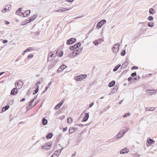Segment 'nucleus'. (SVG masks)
<instances>
[{"label":"nucleus","instance_id":"obj_20","mask_svg":"<svg viewBox=\"0 0 157 157\" xmlns=\"http://www.w3.org/2000/svg\"><path fill=\"white\" fill-rule=\"evenodd\" d=\"M53 136V133H50L47 134L46 135V137L47 139H49L51 138Z\"/></svg>","mask_w":157,"mask_h":157},{"label":"nucleus","instance_id":"obj_56","mask_svg":"<svg viewBox=\"0 0 157 157\" xmlns=\"http://www.w3.org/2000/svg\"><path fill=\"white\" fill-rule=\"evenodd\" d=\"M115 93V91H112V90L109 93V95H112L113 94Z\"/></svg>","mask_w":157,"mask_h":157},{"label":"nucleus","instance_id":"obj_32","mask_svg":"<svg viewBox=\"0 0 157 157\" xmlns=\"http://www.w3.org/2000/svg\"><path fill=\"white\" fill-rule=\"evenodd\" d=\"M30 12L31 11L30 10H28L26 11L24 13H25V15L26 16V17L27 16H28L29 14L30 13Z\"/></svg>","mask_w":157,"mask_h":157},{"label":"nucleus","instance_id":"obj_27","mask_svg":"<svg viewBox=\"0 0 157 157\" xmlns=\"http://www.w3.org/2000/svg\"><path fill=\"white\" fill-rule=\"evenodd\" d=\"M149 13L151 14H154L155 13V11L153 8H151L149 10Z\"/></svg>","mask_w":157,"mask_h":157},{"label":"nucleus","instance_id":"obj_58","mask_svg":"<svg viewBox=\"0 0 157 157\" xmlns=\"http://www.w3.org/2000/svg\"><path fill=\"white\" fill-rule=\"evenodd\" d=\"M94 104V102H92L89 105V106L90 108H91Z\"/></svg>","mask_w":157,"mask_h":157},{"label":"nucleus","instance_id":"obj_22","mask_svg":"<svg viewBox=\"0 0 157 157\" xmlns=\"http://www.w3.org/2000/svg\"><path fill=\"white\" fill-rule=\"evenodd\" d=\"M86 76L87 75L86 74L81 75L78 76H76V77H77V78H85Z\"/></svg>","mask_w":157,"mask_h":157},{"label":"nucleus","instance_id":"obj_48","mask_svg":"<svg viewBox=\"0 0 157 157\" xmlns=\"http://www.w3.org/2000/svg\"><path fill=\"white\" fill-rule=\"evenodd\" d=\"M136 75V72H135L132 73L131 74V75L132 77H134Z\"/></svg>","mask_w":157,"mask_h":157},{"label":"nucleus","instance_id":"obj_33","mask_svg":"<svg viewBox=\"0 0 157 157\" xmlns=\"http://www.w3.org/2000/svg\"><path fill=\"white\" fill-rule=\"evenodd\" d=\"M82 49L79 48L77 49L76 51L75 52L76 55L79 54L82 51Z\"/></svg>","mask_w":157,"mask_h":157},{"label":"nucleus","instance_id":"obj_8","mask_svg":"<svg viewBox=\"0 0 157 157\" xmlns=\"http://www.w3.org/2000/svg\"><path fill=\"white\" fill-rule=\"evenodd\" d=\"M64 101V100H62L55 106L54 109H58L63 105Z\"/></svg>","mask_w":157,"mask_h":157},{"label":"nucleus","instance_id":"obj_50","mask_svg":"<svg viewBox=\"0 0 157 157\" xmlns=\"http://www.w3.org/2000/svg\"><path fill=\"white\" fill-rule=\"evenodd\" d=\"M7 10H9V9H7L6 8H4L2 10V12L3 13H4V12H6L7 11Z\"/></svg>","mask_w":157,"mask_h":157},{"label":"nucleus","instance_id":"obj_17","mask_svg":"<svg viewBox=\"0 0 157 157\" xmlns=\"http://www.w3.org/2000/svg\"><path fill=\"white\" fill-rule=\"evenodd\" d=\"M10 107L8 105H6L5 106L2 107V112H5Z\"/></svg>","mask_w":157,"mask_h":157},{"label":"nucleus","instance_id":"obj_2","mask_svg":"<svg viewBox=\"0 0 157 157\" xmlns=\"http://www.w3.org/2000/svg\"><path fill=\"white\" fill-rule=\"evenodd\" d=\"M120 44L117 43L115 44L112 48V50L115 54H116L119 50Z\"/></svg>","mask_w":157,"mask_h":157},{"label":"nucleus","instance_id":"obj_54","mask_svg":"<svg viewBox=\"0 0 157 157\" xmlns=\"http://www.w3.org/2000/svg\"><path fill=\"white\" fill-rule=\"evenodd\" d=\"M25 22H24V21L22 22V23H21V25H26V24L29 23L28 21V22H26L25 23Z\"/></svg>","mask_w":157,"mask_h":157},{"label":"nucleus","instance_id":"obj_40","mask_svg":"<svg viewBox=\"0 0 157 157\" xmlns=\"http://www.w3.org/2000/svg\"><path fill=\"white\" fill-rule=\"evenodd\" d=\"M148 26L150 27H152L154 26L153 23L152 22H149L148 24Z\"/></svg>","mask_w":157,"mask_h":157},{"label":"nucleus","instance_id":"obj_61","mask_svg":"<svg viewBox=\"0 0 157 157\" xmlns=\"http://www.w3.org/2000/svg\"><path fill=\"white\" fill-rule=\"evenodd\" d=\"M52 81H50L49 83H48V87H49V86H51V85L52 84Z\"/></svg>","mask_w":157,"mask_h":157},{"label":"nucleus","instance_id":"obj_46","mask_svg":"<svg viewBox=\"0 0 157 157\" xmlns=\"http://www.w3.org/2000/svg\"><path fill=\"white\" fill-rule=\"evenodd\" d=\"M67 127H66L65 128H62V131L63 132H65L66 131H67Z\"/></svg>","mask_w":157,"mask_h":157},{"label":"nucleus","instance_id":"obj_23","mask_svg":"<svg viewBox=\"0 0 157 157\" xmlns=\"http://www.w3.org/2000/svg\"><path fill=\"white\" fill-rule=\"evenodd\" d=\"M36 15H34L31 18H29V20H27V21H29V23L32 21L36 18Z\"/></svg>","mask_w":157,"mask_h":157},{"label":"nucleus","instance_id":"obj_38","mask_svg":"<svg viewBox=\"0 0 157 157\" xmlns=\"http://www.w3.org/2000/svg\"><path fill=\"white\" fill-rule=\"evenodd\" d=\"M123 150L124 151H125V153H127L128 152L129 150L127 149V148H125L124 149H123Z\"/></svg>","mask_w":157,"mask_h":157},{"label":"nucleus","instance_id":"obj_49","mask_svg":"<svg viewBox=\"0 0 157 157\" xmlns=\"http://www.w3.org/2000/svg\"><path fill=\"white\" fill-rule=\"evenodd\" d=\"M40 101V99H38V100L37 101H36L35 102L34 107Z\"/></svg>","mask_w":157,"mask_h":157},{"label":"nucleus","instance_id":"obj_24","mask_svg":"<svg viewBox=\"0 0 157 157\" xmlns=\"http://www.w3.org/2000/svg\"><path fill=\"white\" fill-rule=\"evenodd\" d=\"M109 106L103 109L102 110H101V111H100V113L101 114H102L103 113L105 112L107 110L109 109Z\"/></svg>","mask_w":157,"mask_h":157},{"label":"nucleus","instance_id":"obj_52","mask_svg":"<svg viewBox=\"0 0 157 157\" xmlns=\"http://www.w3.org/2000/svg\"><path fill=\"white\" fill-rule=\"evenodd\" d=\"M22 10V8H19L16 11V13H18V12L21 11Z\"/></svg>","mask_w":157,"mask_h":157},{"label":"nucleus","instance_id":"obj_5","mask_svg":"<svg viewBox=\"0 0 157 157\" xmlns=\"http://www.w3.org/2000/svg\"><path fill=\"white\" fill-rule=\"evenodd\" d=\"M81 43L78 42L73 46L70 47V49L71 50H73L75 49L78 48L81 46Z\"/></svg>","mask_w":157,"mask_h":157},{"label":"nucleus","instance_id":"obj_57","mask_svg":"<svg viewBox=\"0 0 157 157\" xmlns=\"http://www.w3.org/2000/svg\"><path fill=\"white\" fill-rule=\"evenodd\" d=\"M2 42L4 44H5L8 42V40H3Z\"/></svg>","mask_w":157,"mask_h":157},{"label":"nucleus","instance_id":"obj_13","mask_svg":"<svg viewBox=\"0 0 157 157\" xmlns=\"http://www.w3.org/2000/svg\"><path fill=\"white\" fill-rule=\"evenodd\" d=\"M146 92L148 94H150L151 95L154 94L156 92V91L153 90H146Z\"/></svg>","mask_w":157,"mask_h":157},{"label":"nucleus","instance_id":"obj_43","mask_svg":"<svg viewBox=\"0 0 157 157\" xmlns=\"http://www.w3.org/2000/svg\"><path fill=\"white\" fill-rule=\"evenodd\" d=\"M153 19V18L152 16H149L147 18V20L149 21H152Z\"/></svg>","mask_w":157,"mask_h":157},{"label":"nucleus","instance_id":"obj_7","mask_svg":"<svg viewBox=\"0 0 157 157\" xmlns=\"http://www.w3.org/2000/svg\"><path fill=\"white\" fill-rule=\"evenodd\" d=\"M76 39L73 38H71L68 40L67 41V43L68 44H71L75 43Z\"/></svg>","mask_w":157,"mask_h":157},{"label":"nucleus","instance_id":"obj_15","mask_svg":"<svg viewBox=\"0 0 157 157\" xmlns=\"http://www.w3.org/2000/svg\"><path fill=\"white\" fill-rule=\"evenodd\" d=\"M128 82L130 84L135 83L137 81H138L139 79H127Z\"/></svg>","mask_w":157,"mask_h":157},{"label":"nucleus","instance_id":"obj_39","mask_svg":"<svg viewBox=\"0 0 157 157\" xmlns=\"http://www.w3.org/2000/svg\"><path fill=\"white\" fill-rule=\"evenodd\" d=\"M130 115V113H127L125 114L123 116V117H126L128 116H129Z\"/></svg>","mask_w":157,"mask_h":157},{"label":"nucleus","instance_id":"obj_28","mask_svg":"<svg viewBox=\"0 0 157 157\" xmlns=\"http://www.w3.org/2000/svg\"><path fill=\"white\" fill-rule=\"evenodd\" d=\"M155 108V107H147L145 108V110L146 111H153L154 110Z\"/></svg>","mask_w":157,"mask_h":157},{"label":"nucleus","instance_id":"obj_25","mask_svg":"<svg viewBox=\"0 0 157 157\" xmlns=\"http://www.w3.org/2000/svg\"><path fill=\"white\" fill-rule=\"evenodd\" d=\"M34 101V99H31L29 102V106L30 107V109L34 107V106H32V104Z\"/></svg>","mask_w":157,"mask_h":157},{"label":"nucleus","instance_id":"obj_59","mask_svg":"<svg viewBox=\"0 0 157 157\" xmlns=\"http://www.w3.org/2000/svg\"><path fill=\"white\" fill-rule=\"evenodd\" d=\"M127 130L125 129H124L122 131V132H121V133H124V134L127 132Z\"/></svg>","mask_w":157,"mask_h":157},{"label":"nucleus","instance_id":"obj_19","mask_svg":"<svg viewBox=\"0 0 157 157\" xmlns=\"http://www.w3.org/2000/svg\"><path fill=\"white\" fill-rule=\"evenodd\" d=\"M115 81L114 80H113L111 82H109V84H108V86L109 87H111L113 86L115 84Z\"/></svg>","mask_w":157,"mask_h":157},{"label":"nucleus","instance_id":"obj_4","mask_svg":"<svg viewBox=\"0 0 157 157\" xmlns=\"http://www.w3.org/2000/svg\"><path fill=\"white\" fill-rule=\"evenodd\" d=\"M106 22L105 20L103 19L101 20L100 21L98 22L97 24V28L99 29L102 26L105 24Z\"/></svg>","mask_w":157,"mask_h":157},{"label":"nucleus","instance_id":"obj_16","mask_svg":"<svg viewBox=\"0 0 157 157\" xmlns=\"http://www.w3.org/2000/svg\"><path fill=\"white\" fill-rule=\"evenodd\" d=\"M124 136V133H121V132H120L116 136V139H119L121 138Z\"/></svg>","mask_w":157,"mask_h":157},{"label":"nucleus","instance_id":"obj_3","mask_svg":"<svg viewBox=\"0 0 157 157\" xmlns=\"http://www.w3.org/2000/svg\"><path fill=\"white\" fill-rule=\"evenodd\" d=\"M51 142H49V143H47L44 144V145H43L41 148L42 149H45L46 150L49 149L50 147L51 146Z\"/></svg>","mask_w":157,"mask_h":157},{"label":"nucleus","instance_id":"obj_10","mask_svg":"<svg viewBox=\"0 0 157 157\" xmlns=\"http://www.w3.org/2000/svg\"><path fill=\"white\" fill-rule=\"evenodd\" d=\"M18 93V90L16 88L12 89L11 91L10 94L12 95H16Z\"/></svg>","mask_w":157,"mask_h":157},{"label":"nucleus","instance_id":"obj_18","mask_svg":"<svg viewBox=\"0 0 157 157\" xmlns=\"http://www.w3.org/2000/svg\"><path fill=\"white\" fill-rule=\"evenodd\" d=\"M58 62V60H54V61L52 62L49 65V67L50 68H52L55 65L56 63Z\"/></svg>","mask_w":157,"mask_h":157},{"label":"nucleus","instance_id":"obj_37","mask_svg":"<svg viewBox=\"0 0 157 157\" xmlns=\"http://www.w3.org/2000/svg\"><path fill=\"white\" fill-rule=\"evenodd\" d=\"M63 55V52L62 51H61L60 52H59V54L58 55V57H61Z\"/></svg>","mask_w":157,"mask_h":157},{"label":"nucleus","instance_id":"obj_12","mask_svg":"<svg viewBox=\"0 0 157 157\" xmlns=\"http://www.w3.org/2000/svg\"><path fill=\"white\" fill-rule=\"evenodd\" d=\"M89 113H85V117L83 118L82 120V122L83 121H86L88 118H89Z\"/></svg>","mask_w":157,"mask_h":157},{"label":"nucleus","instance_id":"obj_55","mask_svg":"<svg viewBox=\"0 0 157 157\" xmlns=\"http://www.w3.org/2000/svg\"><path fill=\"white\" fill-rule=\"evenodd\" d=\"M138 69V67L136 66H133L132 67V70L137 69Z\"/></svg>","mask_w":157,"mask_h":157},{"label":"nucleus","instance_id":"obj_45","mask_svg":"<svg viewBox=\"0 0 157 157\" xmlns=\"http://www.w3.org/2000/svg\"><path fill=\"white\" fill-rule=\"evenodd\" d=\"M33 56V55L32 54H30L28 56V58L29 59H31L32 58Z\"/></svg>","mask_w":157,"mask_h":157},{"label":"nucleus","instance_id":"obj_41","mask_svg":"<svg viewBox=\"0 0 157 157\" xmlns=\"http://www.w3.org/2000/svg\"><path fill=\"white\" fill-rule=\"evenodd\" d=\"M125 50H124L122 51V52L121 53V56H124L125 55Z\"/></svg>","mask_w":157,"mask_h":157},{"label":"nucleus","instance_id":"obj_60","mask_svg":"<svg viewBox=\"0 0 157 157\" xmlns=\"http://www.w3.org/2000/svg\"><path fill=\"white\" fill-rule=\"evenodd\" d=\"M25 98H23L20 100V102L24 101L25 100Z\"/></svg>","mask_w":157,"mask_h":157},{"label":"nucleus","instance_id":"obj_53","mask_svg":"<svg viewBox=\"0 0 157 157\" xmlns=\"http://www.w3.org/2000/svg\"><path fill=\"white\" fill-rule=\"evenodd\" d=\"M123 150V149L121 150L120 151V153L121 154H125V152Z\"/></svg>","mask_w":157,"mask_h":157},{"label":"nucleus","instance_id":"obj_35","mask_svg":"<svg viewBox=\"0 0 157 157\" xmlns=\"http://www.w3.org/2000/svg\"><path fill=\"white\" fill-rule=\"evenodd\" d=\"M128 63L127 62H125L123 64L122 67H123V68H125L128 66Z\"/></svg>","mask_w":157,"mask_h":157},{"label":"nucleus","instance_id":"obj_29","mask_svg":"<svg viewBox=\"0 0 157 157\" xmlns=\"http://www.w3.org/2000/svg\"><path fill=\"white\" fill-rule=\"evenodd\" d=\"M147 142L149 144H152L154 143H155V141L152 139H150L147 140Z\"/></svg>","mask_w":157,"mask_h":157},{"label":"nucleus","instance_id":"obj_63","mask_svg":"<svg viewBox=\"0 0 157 157\" xmlns=\"http://www.w3.org/2000/svg\"><path fill=\"white\" fill-rule=\"evenodd\" d=\"M83 79H75L76 82L82 81Z\"/></svg>","mask_w":157,"mask_h":157},{"label":"nucleus","instance_id":"obj_64","mask_svg":"<svg viewBox=\"0 0 157 157\" xmlns=\"http://www.w3.org/2000/svg\"><path fill=\"white\" fill-rule=\"evenodd\" d=\"M95 80H94L93 82H92L91 83H90V86H91L92 85H93L94 84V83L95 82Z\"/></svg>","mask_w":157,"mask_h":157},{"label":"nucleus","instance_id":"obj_11","mask_svg":"<svg viewBox=\"0 0 157 157\" xmlns=\"http://www.w3.org/2000/svg\"><path fill=\"white\" fill-rule=\"evenodd\" d=\"M67 67V66L65 64H63L58 69L57 72H60L63 70L64 69Z\"/></svg>","mask_w":157,"mask_h":157},{"label":"nucleus","instance_id":"obj_34","mask_svg":"<svg viewBox=\"0 0 157 157\" xmlns=\"http://www.w3.org/2000/svg\"><path fill=\"white\" fill-rule=\"evenodd\" d=\"M121 66L120 64H118V65L116 66L113 69V71H117Z\"/></svg>","mask_w":157,"mask_h":157},{"label":"nucleus","instance_id":"obj_30","mask_svg":"<svg viewBox=\"0 0 157 157\" xmlns=\"http://www.w3.org/2000/svg\"><path fill=\"white\" fill-rule=\"evenodd\" d=\"M19 16H21L23 15V17H26V16L25 15V13H23L21 11L18 12V13H16Z\"/></svg>","mask_w":157,"mask_h":157},{"label":"nucleus","instance_id":"obj_42","mask_svg":"<svg viewBox=\"0 0 157 157\" xmlns=\"http://www.w3.org/2000/svg\"><path fill=\"white\" fill-rule=\"evenodd\" d=\"M39 90L36 89L35 90L33 91L34 92H33V95H35L38 92V91Z\"/></svg>","mask_w":157,"mask_h":157},{"label":"nucleus","instance_id":"obj_31","mask_svg":"<svg viewBox=\"0 0 157 157\" xmlns=\"http://www.w3.org/2000/svg\"><path fill=\"white\" fill-rule=\"evenodd\" d=\"M73 121L72 118L71 117L68 118L67 119V123L69 124H71Z\"/></svg>","mask_w":157,"mask_h":157},{"label":"nucleus","instance_id":"obj_47","mask_svg":"<svg viewBox=\"0 0 157 157\" xmlns=\"http://www.w3.org/2000/svg\"><path fill=\"white\" fill-rule=\"evenodd\" d=\"M30 50H31L30 48H28L24 51V53H26V52H27L28 51H29Z\"/></svg>","mask_w":157,"mask_h":157},{"label":"nucleus","instance_id":"obj_36","mask_svg":"<svg viewBox=\"0 0 157 157\" xmlns=\"http://www.w3.org/2000/svg\"><path fill=\"white\" fill-rule=\"evenodd\" d=\"M89 124H90V123H89V124H86L85 125L82 124H75V126H78L82 127H83L84 126H86V125H89Z\"/></svg>","mask_w":157,"mask_h":157},{"label":"nucleus","instance_id":"obj_44","mask_svg":"<svg viewBox=\"0 0 157 157\" xmlns=\"http://www.w3.org/2000/svg\"><path fill=\"white\" fill-rule=\"evenodd\" d=\"M75 52V51L73 52V53L71 54L72 56L73 57H75L76 55H77L76 54Z\"/></svg>","mask_w":157,"mask_h":157},{"label":"nucleus","instance_id":"obj_1","mask_svg":"<svg viewBox=\"0 0 157 157\" xmlns=\"http://www.w3.org/2000/svg\"><path fill=\"white\" fill-rule=\"evenodd\" d=\"M58 50H55V51L52 52H51L50 54H48V61H51L52 60L54 59L55 57H56L57 56H58Z\"/></svg>","mask_w":157,"mask_h":157},{"label":"nucleus","instance_id":"obj_14","mask_svg":"<svg viewBox=\"0 0 157 157\" xmlns=\"http://www.w3.org/2000/svg\"><path fill=\"white\" fill-rule=\"evenodd\" d=\"M78 129V128L76 127H70L69 129V132L70 134L73 133L75 132L76 130Z\"/></svg>","mask_w":157,"mask_h":157},{"label":"nucleus","instance_id":"obj_51","mask_svg":"<svg viewBox=\"0 0 157 157\" xmlns=\"http://www.w3.org/2000/svg\"><path fill=\"white\" fill-rule=\"evenodd\" d=\"M65 115H63L62 116L60 117L59 119H60L61 120H63L65 118Z\"/></svg>","mask_w":157,"mask_h":157},{"label":"nucleus","instance_id":"obj_6","mask_svg":"<svg viewBox=\"0 0 157 157\" xmlns=\"http://www.w3.org/2000/svg\"><path fill=\"white\" fill-rule=\"evenodd\" d=\"M62 149H59L57 150L52 155L51 157H58V156L60 154Z\"/></svg>","mask_w":157,"mask_h":157},{"label":"nucleus","instance_id":"obj_9","mask_svg":"<svg viewBox=\"0 0 157 157\" xmlns=\"http://www.w3.org/2000/svg\"><path fill=\"white\" fill-rule=\"evenodd\" d=\"M72 8L70 9H66L64 8L63 7H61L59 8L58 10H56V12H65L69 10H71Z\"/></svg>","mask_w":157,"mask_h":157},{"label":"nucleus","instance_id":"obj_62","mask_svg":"<svg viewBox=\"0 0 157 157\" xmlns=\"http://www.w3.org/2000/svg\"><path fill=\"white\" fill-rule=\"evenodd\" d=\"M19 85H20V84H19L18 82H16L15 83V85H16L17 86H19Z\"/></svg>","mask_w":157,"mask_h":157},{"label":"nucleus","instance_id":"obj_26","mask_svg":"<svg viewBox=\"0 0 157 157\" xmlns=\"http://www.w3.org/2000/svg\"><path fill=\"white\" fill-rule=\"evenodd\" d=\"M118 89V87L117 85H115L113 86V88L112 89V90L113 91H115V93H116L117 92Z\"/></svg>","mask_w":157,"mask_h":157},{"label":"nucleus","instance_id":"obj_21","mask_svg":"<svg viewBox=\"0 0 157 157\" xmlns=\"http://www.w3.org/2000/svg\"><path fill=\"white\" fill-rule=\"evenodd\" d=\"M48 123V120L47 119H46L45 117L43 118L42 120V124L44 125H45L47 124Z\"/></svg>","mask_w":157,"mask_h":157}]
</instances>
